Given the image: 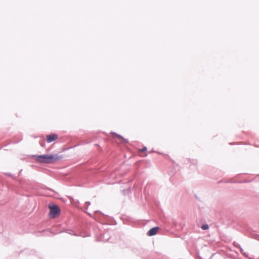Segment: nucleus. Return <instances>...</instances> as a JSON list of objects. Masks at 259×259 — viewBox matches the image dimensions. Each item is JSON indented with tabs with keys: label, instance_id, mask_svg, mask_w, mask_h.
<instances>
[{
	"label": "nucleus",
	"instance_id": "4",
	"mask_svg": "<svg viewBox=\"0 0 259 259\" xmlns=\"http://www.w3.org/2000/svg\"><path fill=\"white\" fill-rule=\"evenodd\" d=\"M58 136L56 134L49 135L47 136V141L49 143H51L53 141L55 140L57 138Z\"/></svg>",
	"mask_w": 259,
	"mask_h": 259
},
{
	"label": "nucleus",
	"instance_id": "2",
	"mask_svg": "<svg viewBox=\"0 0 259 259\" xmlns=\"http://www.w3.org/2000/svg\"><path fill=\"white\" fill-rule=\"evenodd\" d=\"M50 215L52 218L56 217L59 213V208L55 205H50Z\"/></svg>",
	"mask_w": 259,
	"mask_h": 259
},
{
	"label": "nucleus",
	"instance_id": "6",
	"mask_svg": "<svg viewBox=\"0 0 259 259\" xmlns=\"http://www.w3.org/2000/svg\"><path fill=\"white\" fill-rule=\"evenodd\" d=\"M208 228V226L207 225H203L202 226V229L203 230H206Z\"/></svg>",
	"mask_w": 259,
	"mask_h": 259
},
{
	"label": "nucleus",
	"instance_id": "7",
	"mask_svg": "<svg viewBox=\"0 0 259 259\" xmlns=\"http://www.w3.org/2000/svg\"><path fill=\"white\" fill-rule=\"evenodd\" d=\"M147 150V148H144L143 149H141V151L142 152H145Z\"/></svg>",
	"mask_w": 259,
	"mask_h": 259
},
{
	"label": "nucleus",
	"instance_id": "1",
	"mask_svg": "<svg viewBox=\"0 0 259 259\" xmlns=\"http://www.w3.org/2000/svg\"><path fill=\"white\" fill-rule=\"evenodd\" d=\"M36 161L40 163H51L55 161H58L62 158V157L58 155L45 154L42 155L35 156Z\"/></svg>",
	"mask_w": 259,
	"mask_h": 259
},
{
	"label": "nucleus",
	"instance_id": "3",
	"mask_svg": "<svg viewBox=\"0 0 259 259\" xmlns=\"http://www.w3.org/2000/svg\"><path fill=\"white\" fill-rule=\"evenodd\" d=\"M159 229V228L157 227L153 228L148 231L147 235L150 236H153L157 234Z\"/></svg>",
	"mask_w": 259,
	"mask_h": 259
},
{
	"label": "nucleus",
	"instance_id": "5",
	"mask_svg": "<svg viewBox=\"0 0 259 259\" xmlns=\"http://www.w3.org/2000/svg\"><path fill=\"white\" fill-rule=\"evenodd\" d=\"M116 136L119 139H121V140H122L123 142H124V143H126L127 141H126V140L125 139H124L122 137H121L120 136H119V135H116Z\"/></svg>",
	"mask_w": 259,
	"mask_h": 259
}]
</instances>
